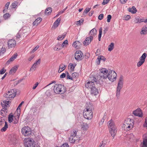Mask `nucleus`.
I'll use <instances>...</instances> for the list:
<instances>
[{"label": "nucleus", "instance_id": "obj_1", "mask_svg": "<svg viewBox=\"0 0 147 147\" xmlns=\"http://www.w3.org/2000/svg\"><path fill=\"white\" fill-rule=\"evenodd\" d=\"M88 106L83 111V115L84 118L88 120L91 119L93 117L92 111V105L89 104H87Z\"/></svg>", "mask_w": 147, "mask_h": 147}, {"label": "nucleus", "instance_id": "obj_2", "mask_svg": "<svg viewBox=\"0 0 147 147\" xmlns=\"http://www.w3.org/2000/svg\"><path fill=\"white\" fill-rule=\"evenodd\" d=\"M108 127L111 135L112 137L114 138L117 133V131L116 127L113 120L111 119L109 121Z\"/></svg>", "mask_w": 147, "mask_h": 147}, {"label": "nucleus", "instance_id": "obj_3", "mask_svg": "<svg viewBox=\"0 0 147 147\" xmlns=\"http://www.w3.org/2000/svg\"><path fill=\"white\" fill-rule=\"evenodd\" d=\"M123 76H121L119 79L117 88L116 96L117 97H119L120 95V90L123 87Z\"/></svg>", "mask_w": 147, "mask_h": 147}, {"label": "nucleus", "instance_id": "obj_4", "mask_svg": "<svg viewBox=\"0 0 147 147\" xmlns=\"http://www.w3.org/2000/svg\"><path fill=\"white\" fill-rule=\"evenodd\" d=\"M63 86L61 84H56L54 86L53 90L55 93L56 94H62L64 92V91L63 90Z\"/></svg>", "mask_w": 147, "mask_h": 147}, {"label": "nucleus", "instance_id": "obj_5", "mask_svg": "<svg viewBox=\"0 0 147 147\" xmlns=\"http://www.w3.org/2000/svg\"><path fill=\"white\" fill-rule=\"evenodd\" d=\"M10 102H11L9 101V99H8L5 100H3V102H1V105L3 107V109L0 111L1 115L2 116L4 115L3 113H5V111L7 110L6 107L9 106V104Z\"/></svg>", "mask_w": 147, "mask_h": 147}, {"label": "nucleus", "instance_id": "obj_6", "mask_svg": "<svg viewBox=\"0 0 147 147\" xmlns=\"http://www.w3.org/2000/svg\"><path fill=\"white\" fill-rule=\"evenodd\" d=\"M16 94V91L13 89L10 90L4 94V96L9 100L13 98Z\"/></svg>", "mask_w": 147, "mask_h": 147}, {"label": "nucleus", "instance_id": "obj_7", "mask_svg": "<svg viewBox=\"0 0 147 147\" xmlns=\"http://www.w3.org/2000/svg\"><path fill=\"white\" fill-rule=\"evenodd\" d=\"M93 81H88L85 85V86L88 89H91L92 88L95 86V83L98 84L99 82L98 81H97V79L96 78L93 77Z\"/></svg>", "mask_w": 147, "mask_h": 147}, {"label": "nucleus", "instance_id": "obj_8", "mask_svg": "<svg viewBox=\"0 0 147 147\" xmlns=\"http://www.w3.org/2000/svg\"><path fill=\"white\" fill-rule=\"evenodd\" d=\"M117 74L113 71H110L108 74V78L109 80L112 82L115 81L117 77Z\"/></svg>", "mask_w": 147, "mask_h": 147}, {"label": "nucleus", "instance_id": "obj_9", "mask_svg": "<svg viewBox=\"0 0 147 147\" xmlns=\"http://www.w3.org/2000/svg\"><path fill=\"white\" fill-rule=\"evenodd\" d=\"M78 131L77 129H73L71 132V135L69 138V141L71 143H74L75 141V137L77 135V133Z\"/></svg>", "mask_w": 147, "mask_h": 147}, {"label": "nucleus", "instance_id": "obj_10", "mask_svg": "<svg viewBox=\"0 0 147 147\" xmlns=\"http://www.w3.org/2000/svg\"><path fill=\"white\" fill-rule=\"evenodd\" d=\"M34 140L30 138L26 139L25 140L24 145L27 147H34Z\"/></svg>", "mask_w": 147, "mask_h": 147}, {"label": "nucleus", "instance_id": "obj_11", "mask_svg": "<svg viewBox=\"0 0 147 147\" xmlns=\"http://www.w3.org/2000/svg\"><path fill=\"white\" fill-rule=\"evenodd\" d=\"M130 120L129 121H125L124 122L123 127L127 131H129L133 127V123H131L130 122Z\"/></svg>", "mask_w": 147, "mask_h": 147}, {"label": "nucleus", "instance_id": "obj_12", "mask_svg": "<svg viewBox=\"0 0 147 147\" xmlns=\"http://www.w3.org/2000/svg\"><path fill=\"white\" fill-rule=\"evenodd\" d=\"M100 72L99 76L101 78L105 79L107 78L108 76V71L105 68H102L100 70Z\"/></svg>", "mask_w": 147, "mask_h": 147}, {"label": "nucleus", "instance_id": "obj_13", "mask_svg": "<svg viewBox=\"0 0 147 147\" xmlns=\"http://www.w3.org/2000/svg\"><path fill=\"white\" fill-rule=\"evenodd\" d=\"M31 129L28 127H24L22 129V133L25 136H28L31 134Z\"/></svg>", "mask_w": 147, "mask_h": 147}, {"label": "nucleus", "instance_id": "obj_14", "mask_svg": "<svg viewBox=\"0 0 147 147\" xmlns=\"http://www.w3.org/2000/svg\"><path fill=\"white\" fill-rule=\"evenodd\" d=\"M74 57L76 60L80 61L84 57L83 54L80 51H77L75 54Z\"/></svg>", "mask_w": 147, "mask_h": 147}, {"label": "nucleus", "instance_id": "obj_15", "mask_svg": "<svg viewBox=\"0 0 147 147\" xmlns=\"http://www.w3.org/2000/svg\"><path fill=\"white\" fill-rule=\"evenodd\" d=\"M41 62L40 59H38L32 65L30 68V71H34L40 65Z\"/></svg>", "mask_w": 147, "mask_h": 147}, {"label": "nucleus", "instance_id": "obj_16", "mask_svg": "<svg viewBox=\"0 0 147 147\" xmlns=\"http://www.w3.org/2000/svg\"><path fill=\"white\" fill-rule=\"evenodd\" d=\"M8 47L10 48H14L16 45V42L13 39L9 40L7 42Z\"/></svg>", "mask_w": 147, "mask_h": 147}, {"label": "nucleus", "instance_id": "obj_17", "mask_svg": "<svg viewBox=\"0 0 147 147\" xmlns=\"http://www.w3.org/2000/svg\"><path fill=\"white\" fill-rule=\"evenodd\" d=\"M133 114L136 116L140 117L143 116V113L141 109L140 108L136 109L135 111L133 112Z\"/></svg>", "mask_w": 147, "mask_h": 147}, {"label": "nucleus", "instance_id": "obj_18", "mask_svg": "<svg viewBox=\"0 0 147 147\" xmlns=\"http://www.w3.org/2000/svg\"><path fill=\"white\" fill-rule=\"evenodd\" d=\"M143 137V140L142 147H147V134L144 135Z\"/></svg>", "mask_w": 147, "mask_h": 147}, {"label": "nucleus", "instance_id": "obj_19", "mask_svg": "<svg viewBox=\"0 0 147 147\" xmlns=\"http://www.w3.org/2000/svg\"><path fill=\"white\" fill-rule=\"evenodd\" d=\"M93 39V37H92V36L91 37L90 36L89 37H88L86 38V40L84 41V44L86 45H88L90 43Z\"/></svg>", "mask_w": 147, "mask_h": 147}, {"label": "nucleus", "instance_id": "obj_20", "mask_svg": "<svg viewBox=\"0 0 147 147\" xmlns=\"http://www.w3.org/2000/svg\"><path fill=\"white\" fill-rule=\"evenodd\" d=\"M17 55H18L17 53H16L14 54L7 62L6 64L7 65L9 64L10 62L13 61L16 58Z\"/></svg>", "mask_w": 147, "mask_h": 147}, {"label": "nucleus", "instance_id": "obj_21", "mask_svg": "<svg viewBox=\"0 0 147 147\" xmlns=\"http://www.w3.org/2000/svg\"><path fill=\"white\" fill-rule=\"evenodd\" d=\"M81 125V129L84 131H86L89 127L88 124L86 123L83 122Z\"/></svg>", "mask_w": 147, "mask_h": 147}, {"label": "nucleus", "instance_id": "obj_22", "mask_svg": "<svg viewBox=\"0 0 147 147\" xmlns=\"http://www.w3.org/2000/svg\"><path fill=\"white\" fill-rule=\"evenodd\" d=\"M91 94H94V95H96L98 94L99 92L98 89L96 88L94 86L91 89Z\"/></svg>", "mask_w": 147, "mask_h": 147}, {"label": "nucleus", "instance_id": "obj_23", "mask_svg": "<svg viewBox=\"0 0 147 147\" xmlns=\"http://www.w3.org/2000/svg\"><path fill=\"white\" fill-rule=\"evenodd\" d=\"M96 34V30L95 28L92 29L90 32L89 33V35L90 36L93 37L95 36Z\"/></svg>", "mask_w": 147, "mask_h": 147}, {"label": "nucleus", "instance_id": "obj_24", "mask_svg": "<svg viewBox=\"0 0 147 147\" xmlns=\"http://www.w3.org/2000/svg\"><path fill=\"white\" fill-rule=\"evenodd\" d=\"M18 65H16L13 67L10 70L9 73V74H12L15 73L17 70Z\"/></svg>", "mask_w": 147, "mask_h": 147}, {"label": "nucleus", "instance_id": "obj_25", "mask_svg": "<svg viewBox=\"0 0 147 147\" xmlns=\"http://www.w3.org/2000/svg\"><path fill=\"white\" fill-rule=\"evenodd\" d=\"M42 19L41 18H38L36 19L35 21L33 23V25L34 26L37 25L38 24H39L41 21Z\"/></svg>", "mask_w": 147, "mask_h": 147}, {"label": "nucleus", "instance_id": "obj_26", "mask_svg": "<svg viewBox=\"0 0 147 147\" xmlns=\"http://www.w3.org/2000/svg\"><path fill=\"white\" fill-rule=\"evenodd\" d=\"M140 34H147V26H145L142 28Z\"/></svg>", "mask_w": 147, "mask_h": 147}, {"label": "nucleus", "instance_id": "obj_27", "mask_svg": "<svg viewBox=\"0 0 147 147\" xmlns=\"http://www.w3.org/2000/svg\"><path fill=\"white\" fill-rule=\"evenodd\" d=\"M61 21V19L59 18H58L55 22L53 24L54 28H56L57 27L59 24V23Z\"/></svg>", "mask_w": 147, "mask_h": 147}, {"label": "nucleus", "instance_id": "obj_28", "mask_svg": "<svg viewBox=\"0 0 147 147\" xmlns=\"http://www.w3.org/2000/svg\"><path fill=\"white\" fill-rule=\"evenodd\" d=\"M62 48L61 44L58 43L53 48V49L55 51H58L61 50Z\"/></svg>", "mask_w": 147, "mask_h": 147}, {"label": "nucleus", "instance_id": "obj_29", "mask_svg": "<svg viewBox=\"0 0 147 147\" xmlns=\"http://www.w3.org/2000/svg\"><path fill=\"white\" fill-rule=\"evenodd\" d=\"M19 114L18 115V114L17 116H14L13 117V123L15 124H16L17 123L19 120Z\"/></svg>", "mask_w": 147, "mask_h": 147}, {"label": "nucleus", "instance_id": "obj_30", "mask_svg": "<svg viewBox=\"0 0 147 147\" xmlns=\"http://www.w3.org/2000/svg\"><path fill=\"white\" fill-rule=\"evenodd\" d=\"M52 11V9L51 7H49L47 8L45 11V13L46 15H50L51 14V12Z\"/></svg>", "mask_w": 147, "mask_h": 147}, {"label": "nucleus", "instance_id": "obj_31", "mask_svg": "<svg viewBox=\"0 0 147 147\" xmlns=\"http://www.w3.org/2000/svg\"><path fill=\"white\" fill-rule=\"evenodd\" d=\"M76 63L73 64L70 63L68 66V67L70 69L71 71H73L74 70L75 67L76 66Z\"/></svg>", "mask_w": 147, "mask_h": 147}, {"label": "nucleus", "instance_id": "obj_32", "mask_svg": "<svg viewBox=\"0 0 147 147\" xmlns=\"http://www.w3.org/2000/svg\"><path fill=\"white\" fill-rule=\"evenodd\" d=\"M65 68V66L63 64H61L59 67V69L58 70L59 72H61L64 70Z\"/></svg>", "mask_w": 147, "mask_h": 147}, {"label": "nucleus", "instance_id": "obj_33", "mask_svg": "<svg viewBox=\"0 0 147 147\" xmlns=\"http://www.w3.org/2000/svg\"><path fill=\"white\" fill-rule=\"evenodd\" d=\"M129 11L132 13L134 14L136 13L137 10L135 7L133 6L131 8H129Z\"/></svg>", "mask_w": 147, "mask_h": 147}, {"label": "nucleus", "instance_id": "obj_34", "mask_svg": "<svg viewBox=\"0 0 147 147\" xmlns=\"http://www.w3.org/2000/svg\"><path fill=\"white\" fill-rule=\"evenodd\" d=\"M114 43L113 42L111 43L108 47V50L109 51H111L114 49Z\"/></svg>", "mask_w": 147, "mask_h": 147}, {"label": "nucleus", "instance_id": "obj_35", "mask_svg": "<svg viewBox=\"0 0 147 147\" xmlns=\"http://www.w3.org/2000/svg\"><path fill=\"white\" fill-rule=\"evenodd\" d=\"M80 44V42L78 41H76L74 42L72 46L76 49H78L79 46H78Z\"/></svg>", "mask_w": 147, "mask_h": 147}, {"label": "nucleus", "instance_id": "obj_36", "mask_svg": "<svg viewBox=\"0 0 147 147\" xmlns=\"http://www.w3.org/2000/svg\"><path fill=\"white\" fill-rule=\"evenodd\" d=\"M99 61V64L100 62V61L101 60H103V61H105L106 59V58L104 56L100 55L97 58Z\"/></svg>", "mask_w": 147, "mask_h": 147}, {"label": "nucleus", "instance_id": "obj_37", "mask_svg": "<svg viewBox=\"0 0 147 147\" xmlns=\"http://www.w3.org/2000/svg\"><path fill=\"white\" fill-rule=\"evenodd\" d=\"M102 28H100L99 29V33L98 35V39L99 41H100L101 40V38L102 36Z\"/></svg>", "mask_w": 147, "mask_h": 147}, {"label": "nucleus", "instance_id": "obj_38", "mask_svg": "<svg viewBox=\"0 0 147 147\" xmlns=\"http://www.w3.org/2000/svg\"><path fill=\"white\" fill-rule=\"evenodd\" d=\"M127 137L129 140H133L134 138V136L132 134H130L127 135Z\"/></svg>", "mask_w": 147, "mask_h": 147}, {"label": "nucleus", "instance_id": "obj_39", "mask_svg": "<svg viewBox=\"0 0 147 147\" xmlns=\"http://www.w3.org/2000/svg\"><path fill=\"white\" fill-rule=\"evenodd\" d=\"M78 76V74L76 73H74L72 74V80H74L75 79H76Z\"/></svg>", "mask_w": 147, "mask_h": 147}, {"label": "nucleus", "instance_id": "obj_40", "mask_svg": "<svg viewBox=\"0 0 147 147\" xmlns=\"http://www.w3.org/2000/svg\"><path fill=\"white\" fill-rule=\"evenodd\" d=\"M8 128V125L6 122H5V125L1 129V131H5Z\"/></svg>", "mask_w": 147, "mask_h": 147}, {"label": "nucleus", "instance_id": "obj_41", "mask_svg": "<svg viewBox=\"0 0 147 147\" xmlns=\"http://www.w3.org/2000/svg\"><path fill=\"white\" fill-rule=\"evenodd\" d=\"M9 4H10V3H9V2H7L6 3V5H5V8L3 10V13H5L6 12L7 10V9L9 7Z\"/></svg>", "mask_w": 147, "mask_h": 147}, {"label": "nucleus", "instance_id": "obj_42", "mask_svg": "<svg viewBox=\"0 0 147 147\" xmlns=\"http://www.w3.org/2000/svg\"><path fill=\"white\" fill-rule=\"evenodd\" d=\"M68 41L67 40H65L63 43L61 45L62 48H63L66 47L67 45L68 44Z\"/></svg>", "mask_w": 147, "mask_h": 147}, {"label": "nucleus", "instance_id": "obj_43", "mask_svg": "<svg viewBox=\"0 0 147 147\" xmlns=\"http://www.w3.org/2000/svg\"><path fill=\"white\" fill-rule=\"evenodd\" d=\"M147 56V54L146 53H143L140 58V59L145 61L146 58Z\"/></svg>", "mask_w": 147, "mask_h": 147}, {"label": "nucleus", "instance_id": "obj_44", "mask_svg": "<svg viewBox=\"0 0 147 147\" xmlns=\"http://www.w3.org/2000/svg\"><path fill=\"white\" fill-rule=\"evenodd\" d=\"M10 16V15L8 13H6L3 16V18L5 20H6Z\"/></svg>", "mask_w": 147, "mask_h": 147}, {"label": "nucleus", "instance_id": "obj_45", "mask_svg": "<svg viewBox=\"0 0 147 147\" xmlns=\"http://www.w3.org/2000/svg\"><path fill=\"white\" fill-rule=\"evenodd\" d=\"M5 117H2L0 118V125H1L5 122Z\"/></svg>", "mask_w": 147, "mask_h": 147}, {"label": "nucleus", "instance_id": "obj_46", "mask_svg": "<svg viewBox=\"0 0 147 147\" xmlns=\"http://www.w3.org/2000/svg\"><path fill=\"white\" fill-rule=\"evenodd\" d=\"M144 61H143L142 59H140V61L137 63V66L138 67H140L144 63Z\"/></svg>", "mask_w": 147, "mask_h": 147}, {"label": "nucleus", "instance_id": "obj_47", "mask_svg": "<svg viewBox=\"0 0 147 147\" xmlns=\"http://www.w3.org/2000/svg\"><path fill=\"white\" fill-rule=\"evenodd\" d=\"M13 115H9L8 117V121L9 123L12 122L13 120Z\"/></svg>", "mask_w": 147, "mask_h": 147}, {"label": "nucleus", "instance_id": "obj_48", "mask_svg": "<svg viewBox=\"0 0 147 147\" xmlns=\"http://www.w3.org/2000/svg\"><path fill=\"white\" fill-rule=\"evenodd\" d=\"M91 9L90 8H86L84 11L83 14L84 15L85 14H86Z\"/></svg>", "mask_w": 147, "mask_h": 147}, {"label": "nucleus", "instance_id": "obj_49", "mask_svg": "<svg viewBox=\"0 0 147 147\" xmlns=\"http://www.w3.org/2000/svg\"><path fill=\"white\" fill-rule=\"evenodd\" d=\"M35 55L33 54L31 55L28 58V60L30 61L34 57Z\"/></svg>", "mask_w": 147, "mask_h": 147}, {"label": "nucleus", "instance_id": "obj_50", "mask_svg": "<svg viewBox=\"0 0 147 147\" xmlns=\"http://www.w3.org/2000/svg\"><path fill=\"white\" fill-rule=\"evenodd\" d=\"M131 18V16L129 15H127V16H125L124 17V19L126 20H129Z\"/></svg>", "mask_w": 147, "mask_h": 147}, {"label": "nucleus", "instance_id": "obj_51", "mask_svg": "<svg viewBox=\"0 0 147 147\" xmlns=\"http://www.w3.org/2000/svg\"><path fill=\"white\" fill-rule=\"evenodd\" d=\"M106 143V142L105 140L102 141V143L101 144H100L99 147H104Z\"/></svg>", "mask_w": 147, "mask_h": 147}, {"label": "nucleus", "instance_id": "obj_52", "mask_svg": "<svg viewBox=\"0 0 147 147\" xmlns=\"http://www.w3.org/2000/svg\"><path fill=\"white\" fill-rule=\"evenodd\" d=\"M135 23H139L141 22V21H140V19L138 17L136 18L134 20Z\"/></svg>", "mask_w": 147, "mask_h": 147}, {"label": "nucleus", "instance_id": "obj_53", "mask_svg": "<svg viewBox=\"0 0 147 147\" xmlns=\"http://www.w3.org/2000/svg\"><path fill=\"white\" fill-rule=\"evenodd\" d=\"M66 77L67 79H70L72 80V76L71 77L69 75V73L67 72H66Z\"/></svg>", "mask_w": 147, "mask_h": 147}, {"label": "nucleus", "instance_id": "obj_54", "mask_svg": "<svg viewBox=\"0 0 147 147\" xmlns=\"http://www.w3.org/2000/svg\"><path fill=\"white\" fill-rule=\"evenodd\" d=\"M6 71V70L4 68H3L0 70V74H4Z\"/></svg>", "mask_w": 147, "mask_h": 147}, {"label": "nucleus", "instance_id": "obj_55", "mask_svg": "<svg viewBox=\"0 0 147 147\" xmlns=\"http://www.w3.org/2000/svg\"><path fill=\"white\" fill-rule=\"evenodd\" d=\"M39 47V46L37 45L36 46L34 49H33L32 51L31 52V53H33L35 52Z\"/></svg>", "mask_w": 147, "mask_h": 147}, {"label": "nucleus", "instance_id": "obj_56", "mask_svg": "<svg viewBox=\"0 0 147 147\" xmlns=\"http://www.w3.org/2000/svg\"><path fill=\"white\" fill-rule=\"evenodd\" d=\"M5 49L4 48H2L0 50V54L1 55V54H3L5 52Z\"/></svg>", "mask_w": 147, "mask_h": 147}, {"label": "nucleus", "instance_id": "obj_57", "mask_svg": "<svg viewBox=\"0 0 147 147\" xmlns=\"http://www.w3.org/2000/svg\"><path fill=\"white\" fill-rule=\"evenodd\" d=\"M24 103V101H22L21 103L19 105L17 109V110L18 111H19V112H20V107H21L22 104L23 103Z\"/></svg>", "mask_w": 147, "mask_h": 147}, {"label": "nucleus", "instance_id": "obj_58", "mask_svg": "<svg viewBox=\"0 0 147 147\" xmlns=\"http://www.w3.org/2000/svg\"><path fill=\"white\" fill-rule=\"evenodd\" d=\"M110 0H103V1L102 3V4L105 5L107 4Z\"/></svg>", "mask_w": 147, "mask_h": 147}, {"label": "nucleus", "instance_id": "obj_59", "mask_svg": "<svg viewBox=\"0 0 147 147\" xmlns=\"http://www.w3.org/2000/svg\"><path fill=\"white\" fill-rule=\"evenodd\" d=\"M111 16L110 15H109L107 16V22H110L111 19Z\"/></svg>", "mask_w": 147, "mask_h": 147}, {"label": "nucleus", "instance_id": "obj_60", "mask_svg": "<svg viewBox=\"0 0 147 147\" xmlns=\"http://www.w3.org/2000/svg\"><path fill=\"white\" fill-rule=\"evenodd\" d=\"M84 21V20L82 19L78 21H77V24H81V23H82Z\"/></svg>", "mask_w": 147, "mask_h": 147}, {"label": "nucleus", "instance_id": "obj_61", "mask_svg": "<svg viewBox=\"0 0 147 147\" xmlns=\"http://www.w3.org/2000/svg\"><path fill=\"white\" fill-rule=\"evenodd\" d=\"M38 84V82H36L33 86L32 87V89L33 90L35 89L36 87L37 86Z\"/></svg>", "mask_w": 147, "mask_h": 147}, {"label": "nucleus", "instance_id": "obj_62", "mask_svg": "<svg viewBox=\"0 0 147 147\" xmlns=\"http://www.w3.org/2000/svg\"><path fill=\"white\" fill-rule=\"evenodd\" d=\"M104 15L103 14H100L99 15L98 17V19L100 20H102L103 18Z\"/></svg>", "mask_w": 147, "mask_h": 147}, {"label": "nucleus", "instance_id": "obj_63", "mask_svg": "<svg viewBox=\"0 0 147 147\" xmlns=\"http://www.w3.org/2000/svg\"><path fill=\"white\" fill-rule=\"evenodd\" d=\"M66 73H63L61 74V75L60 76V78H65L66 76Z\"/></svg>", "mask_w": 147, "mask_h": 147}, {"label": "nucleus", "instance_id": "obj_64", "mask_svg": "<svg viewBox=\"0 0 147 147\" xmlns=\"http://www.w3.org/2000/svg\"><path fill=\"white\" fill-rule=\"evenodd\" d=\"M144 127H147V117L146 118L145 123L144 124Z\"/></svg>", "mask_w": 147, "mask_h": 147}]
</instances>
